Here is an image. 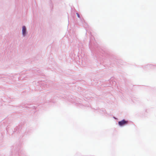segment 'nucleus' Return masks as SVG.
I'll return each instance as SVG.
<instances>
[{
	"instance_id": "obj_1",
	"label": "nucleus",
	"mask_w": 156,
	"mask_h": 156,
	"mask_svg": "<svg viewBox=\"0 0 156 156\" xmlns=\"http://www.w3.org/2000/svg\"><path fill=\"white\" fill-rule=\"evenodd\" d=\"M128 122V121L124 119L118 122V124L120 126L122 127L127 125Z\"/></svg>"
},
{
	"instance_id": "obj_2",
	"label": "nucleus",
	"mask_w": 156,
	"mask_h": 156,
	"mask_svg": "<svg viewBox=\"0 0 156 156\" xmlns=\"http://www.w3.org/2000/svg\"><path fill=\"white\" fill-rule=\"evenodd\" d=\"M27 34L26 27L25 26L22 27V34L23 37H25Z\"/></svg>"
},
{
	"instance_id": "obj_3",
	"label": "nucleus",
	"mask_w": 156,
	"mask_h": 156,
	"mask_svg": "<svg viewBox=\"0 0 156 156\" xmlns=\"http://www.w3.org/2000/svg\"><path fill=\"white\" fill-rule=\"evenodd\" d=\"M76 14H77V17H78V18H80V16L79 14L78 13H76Z\"/></svg>"
},
{
	"instance_id": "obj_4",
	"label": "nucleus",
	"mask_w": 156,
	"mask_h": 156,
	"mask_svg": "<svg viewBox=\"0 0 156 156\" xmlns=\"http://www.w3.org/2000/svg\"><path fill=\"white\" fill-rule=\"evenodd\" d=\"M150 65V66H152V65Z\"/></svg>"
},
{
	"instance_id": "obj_5",
	"label": "nucleus",
	"mask_w": 156,
	"mask_h": 156,
	"mask_svg": "<svg viewBox=\"0 0 156 156\" xmlns=\"http://www.w3.org/2000/svg\"><path fill=\"white\" fill-rule=\"evenodd\" d=\"M115 85V84H113V86L114 85Z\"/></svg>"
}]
</instances>
